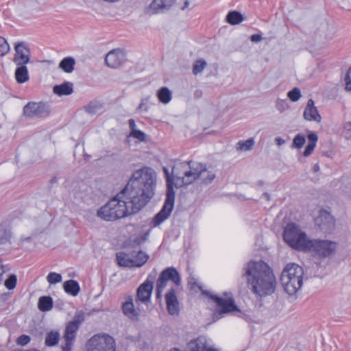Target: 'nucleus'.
<instances>
[{"label": "nucleus", "instance_id": "42", "mask_svg": "<svg viewBox=\"0 0 351 351\" xmlns=\"http://www.w3.org/2000/svg\"><path fill=\"white\" fill-rule=\"evenodd\" d=\"M30 340H31V338L29 336H28L27 335H22L17 338L16 343L18 345L24 346L27 345L28 343H29Z\"/></svg>", "mask_w": 351, "mask_h": 351}, {"label": "nucleus", "instance_id": "3", "mask_svg": "<svg viewBox=\"0 0 351 351\" xmlns=\"http://www.w3.org/2000/svg\"><path fill=\"white\" fill-rule=\"evenodd\" d=\"M173 174L176 178V185L183 186L191 184L199 179L204 184L211 183L216 177V170L212 167L191 161L180 163L173 167Z\"/></svg>", "mask_w": 351, "mask_h": 351}, {"label": "nucleus", "instance_id": "6", "mask_svg": "<svg viewBox=\"0 0 351 351\" xmlns=\"http://www.w3.org/2000/svg\"><path fill=\"white\" fill-rule=\"evenodd\" d=\"M284 241L293 249L307 252L308 239L305 232L295 223H288L285 228L283 234Z\"/></svg>", "mask_w": 351, "mask_h": 351}, {"label": "nucleus", "instance_id": "29", "mask_svg": "<svg viewBox=\"0 0 351 351\" xmlns=\"http://www.w3.org/2000/svg\"><path fill=\"white\" fill-rule=\"evenodd\" d=\"M226 20L230 25H237L243 21V17L239 12L231 11L227 14Z\"/></svg>", "mask_w": 351, "mask_h": 351}, {"label": "nucleus", "instance_id": "49", "mask_svg": "<svg viewBox=\"0 0 351 351\" xmlns=\"http://www.w3.org/2000/svg\"><path fill=\"white\" fill-rule=\"evenodd\" d=\"M275 142L278 146H280L285 143V141L281 137L278 136L275 138Z\"/></svg>", "mask_w": 351, "mask_h": 351}, {"label": "nucleus", "instance_id": "47", "mask_svg": "<svg viewBox=\"0 0 351 351\" xmlns=\"http://www.w3.org/2000/svg\"><path fill=\"white\" fill-rule=\"evenodd\" d=\"M262 38H263L261 34H253L250 37L251 41L255 42V43L261 41L262 40Z\"/></svg>", "mask_w": 351, "mask_h": 351}, {"label": "nucleus", "instance_id": "7", "mask_svg": "<svg viewBox=\"0 0 351 351\" xmlns=\"http://www.w3.org/2000/svg\"><path fill=\"white\" fill-rule=\"evenodd\" d=\"M337 243L330 240L313 239L308 243L307 252H311L319 258L324 259L335 255Z\"/></svg>", "mask_w": 351, "mask_h": 351}, {"label": "nucleus", "instance_id": "57", "mask_svg": "<svg viewBox=\"0 0 351 351\" xmlns=\"http://www.w3.org/2000/svg\"><path fill=\"white\" fill-rule=\"evenodd\" d=\"M56 180H57V179H56V177H54V178H53L51 180V182H56Z\"/></svg>", "mask_w": 351, "mask_h": 351}, {"label": "nucleus", "instance_id": "41", "mask_svg": "<svg viewBox=\"0 0 351 351\" xmlns=\"http://www.w3.org/2000/svg\"><path fill=\"white\" fill-rule=\"evenodd\" d=\"M16 284V277L15 275H11L5 280V286L10 290L14 289Z\"/></svg>", "mask_w": 351, "mask_h": 351}, {"label": "nucleus", "instance_id": "20", "mask_svg": "<svg viewBox=\"0 0 351 351\" xmlns=\"http://www.w3.org/2000/svg\"><path fill=\"white\" fill-rule=\"evenodd\" d=\"M122 311L123 313L132 321H138L140 313L138 309L134 308L132 297H129L128 299L123 303Z\"/></svg>", "mask_w": 351, "mask_h": 351}, {"label": "nucleus", "instance_id": "27", "mask_svg": "<svg viewBox=\"0 0 351 351\" xmlns=\"http://www.w3.org/2000/svg\"><path fill=\"white\" fill-rule=\"evenodd\" d=\"M157 97L161 103L167 104L171 100L172 93L167 87H162L158 90Z\"/></svg>", "mask_w": 351, "mask_h": 351}, {"label": "nucleus", "instance_id": "39", "mask_svg": "<svg viewBox=\"0 0 351 351\" xmlns=\"http://www.w3.org/2000/svg\"><path fill=\"white\" fill-rule=\"evenodd\" d=\"M287 99H278L276 101V108L280 112H283L289 108Z\"/></svg>", "mask_w": 351, "mask_h": 351}, {"label": "nucleus", "instance_id": "5", "mask_svg": "<svg viewBox=\"0 0 351 351\" xmlns=\"http://www.w3.org/2000/svg\"><path fill=\"white\" fill-rule=\"evenodd\" d=\"M303 275V268L298 264L289 263L286 265L281 274L280 282L287 294L293 295L301 289Z\"/></svg>", "mask_w": 351, "mask_h": 351}, {"label": "nucleus", "instance_id": "21", "mask_svg": "<svg viewBox=\"0 0 351 351\" xmlns=\"http://www.w3.org/2000/svg\"><path fill=\"white\" fill-rule=\"evenodd\" d=\"M53 92L58 96L69 95L73 92V84L64 82L61 84L56 85L53 88Z\"/></svg>", "mask_w": 351, "mask_h": 351}, {"label": "nucleus", "instance_id": "40", "mask_svg": "<svg viewBox=\"0 0 351 351\" xmlns=\"http://www.w3.org/2000/svg\"><path fill=\"white\" fill-rule=\"evenodd\" d=\"M47 280L50 284H56L62 281V276L56 272H50L47 276Z\"/></svg>", "mask_w": 351, "mask_h": 351}, {"label": "nucleus", "instance_id": "44", "mask_svg": "<svg viewBox=\"0 0 351 351\" xmlns=\"http://www.w3.org/2000/svg\"><path fill=\"white\" fill-rule=\"evenodd\" d=\"M346 89L347 90H351V67L348 70L346 77Z\"/></svg>", "mask_w": 351, "mask_h": 351}, {"label": "nucleus", "instance_id": "16", "mask_svg": "<svg viewBox=\"0 0 351 351\" xmlns=\"http://www.w3.org/2000/svg\"><path fill=\"white\" fill-rule=\"evenodd\" d=\"M185 351H218V350L208 345L205 337L199 336L187 343Z\"/></svg>", "mask_w": 351, "mask_h": 351}, {"label": "nucleus", "instance_id": "28", "mask_svg": "<svg viewBox=\"0 0 351 351\" xmlns=\"http://www.w3.org/2000/svg\"><path fill=\"white\" fill-rule=\"evenodd\" d=\"M38 308L41 311H48L53 308V300L50 296H42L38 300Z\"/></svg>", "mask_w": 351, "mask_h": 351}, {"label": "nucleus", "instance_id": "51", "mask_svg": "<svg viewBox=\"0 0 351 351\" xmlns=\"http://www.w3.org/2000/svg\"><path fill=\"white\" fill-rule=\"evenodd\" d=\"M344 130L346 132H351V122H348L344 125Z\"/></svg>", "mask_w": 351, "mask_h": 351}, {"label": "nucleus", "instance_id": "14", "mask_svg": "<svg viewBox=\"0 0 351 351\" xmlns=\"http://www.w3.org/2000/svg\"><path fill=\"white\" fill-rule=\"evenodd\" d=\"M127 60L126 53L124 51L117 49L110 51L106 56V65L112 69H117L122 66Z\"/></svg>", "mask_w": 351, "mask_h": 351}, {"label": "nucleus", "instance_id": "30", "mask_svg": "<svg viewBox=\"0 0 351 351\" xmlns=\"http://www.w3.org/2000/svg\"><path fill=\"white\" fill-rule=\"evenodd\" d=\"M60 334L57 331H51L46 335L45 343L47 346L52 347L58 344Z\"/></svg>", "mask_w": 351, "mask_h": 351}, {"label": "nucleus", "instance_id": "12", "mask_svg": "<svg viewBox=\"0 0 351 351\" xmlns=\"http://www.w3.org/2000/svg\"><path fill=\"white\" fill-rule=\"evenodd\" d=\"M156 273H151L148 275L147 280L141 284L137 289L136 300L143 303H146L150 300V297L154 288V280L156 278Z\"/></svg>", "mask_w": 351, "mask_h": 351}, {"label": "nucleus", "instance_id": "55", "mask_svg": "<svg viewBox=\"0 0 351 351\" xmlns=\"http://www.w3.org/2000/svg\"><path fill=\"white\" fill-rule=\"evenodd\" d=\"M104 1H106V2L114 3V2L119 1V0H104Z\"/></svg>", "mask_w": 351, "mask_h": 351}, {"label": "nucleus", "instance_id": "43", "mask_svg": "<svg viewBox=\"0 0 351 351\" xmlns=\"http://www.w3.org/2000/svg\"><path fill=\"white\" fill-rule=\"evenodd\" d=\"M130 135L141 141H143L145 140V134L143 132L138 130L131 132Z\"/></svg>", "mask_w": 351, "mask_h": 351}, {"label": "nucleus", "instance_id": "60", "mask_svg": "<svg viewBox=\"0 0 351 351\" xmlns=\"http://www.w3.org/2000/svg\"><path fill=\"white\" fill-rule=\"evenodd\" d=\"M345 135H346V138L349 139L350 138V135H347L346 133Z\"/></svg>", "mask_w": 351, "mask_h": 351}, {"label": "nucleus", "instance_id": "18", "mask_svg": "<svg viewBox=\"0 0 351 351\" xmlns=\"http://www.w3.org/2000/svg\"><path fill=\"white\" fill-rule=\"evenodd\" d=\"M303 116L307 121H314L317 123L321 121L322 117L319 114L317 108L315 106L314 101L312 99H309L308 100L306 106L304 108Z\"/></svg>", "mask_w": 351, "mask_h": 351}, {"label": "nucleus", "instance_id": "33", "mask_svg": "<svg viewBox=\"0 0 351 351\" xmlns=\"http://www.w3.org/2000/svg\"><path fill=\"white\" fill-rule=\"evenodd\" d=\"M254 145L253 138H249L245 141H240L237 143V149L241 151L251 150Z\"/></svg>", "mask_w": 351, "mask_h": 351}, {"label": "nucleus", "instance_id": "46", "mask_svg": "<svg viewBox=\"0 0 351 351\" xmlns=\"http://www.w3.org/2000/svg\"><path fill=\"white\" fill-rule=\"evenodd\" d=\"M9 269L6 265H3L1 263V260L0 259V282L2 280V276L5 272L8 271Z\"/></svg>", "mask_w": 351, "mask_h": 351}, {"label": "nucleus", "instance_id": "38", "mask_svg": "<svg viewBox=\"0 0 351 351\" xmlns=\"http://www.w3.org/2000/svg\"><path fill=\"white\" fill-rule=\"evenodd\" d=\"M10 47L7 40L0 36V56H4L10 51Z\"/></svg>", "mask_w": 351, "mask_h": 351}, {"label": "nucleus", "instance_id": "1", "mask_svg": "<svg viewBox=\"0 0 351 351\" xmlns=\"http://www.w3.org/2000/svg\"><path fill=\"white\" fill-rule=\"evenodd\" d=\"M156 176L151 168L134 171L126 186L97 213V217L113 221L140 211L154 195Z\"/></svg>", "mask_w": 351, "mask_h": 351}, {"label": "nucleus", "instance_id": "17", "mask_svg": "<svg viewBox=\"0 0 351 351\" xmlns=\"http://www.w3.org/2000/svg\"><path fill=\"white\" fill-rule=\"evenodd\" d=\"M165 302L168 313L171 315H177L179 313V302L175 289H170L165 294Z\"/></svg>", "mask_w": 351, "mask_h": 351}, {"label": "nucleus", "instance_id": "35", "mask_svg": "<svg viewBox=\"0 0 351 351\" xmlns=\"http://www.w3.org/2000/svg\"><path fill=\"white\" fill-rule=\"evenodd\" d=\"M11 235L10 230L4 228L0 229V247L10 243Z\"/></svg>", "mask_w": 351, "mask_h": 351}, {"label": "nucleus", "instance_id": "19", "mask_svg": "<svg viewBox=\"0 0 351 351\" xmlns=\"http://www.w3.org/2000/svg\"><path fill=\"white\" fill-rule=\"evenodd\" d=\"M176 0H153L150 3L148 12L149 14L162 12L169 10Z\"/></svg>", "mask_w": 351, "mask_h": 351}, {"label": "nucleus", "instance_id": "59", "mask_svg": "<svg viewBox=\"0 0 351 351\" xmlns=\"http://www.w3.org/2000/svg\"><path fill=\"white\" fill-rule=\"evenodd\" d=\"M264 195L266 197L267 199H269V195L267 193H265Z\"/></svg>", "mask_w": 351, "mask_h": 351}, {"label": "nucleus", "instance_id": "50", "mask_svg": "<svg viewBox=\"0 0 351 351\" xmlns=\"http://www.w3.org/2000/svg\"><path fill=\"white\" fill-rule=\"evenodd\" d=\"M138 109V110H144L145 111H147L148 107L144 104V99H143L141 103L139 104Z\"/></svg>", "mask_w": 351, "mask_h": 351}, {"label": "nucleus", "instance_id": "2", "mask_svg": "<svg viewBox=\"0 0 351 351\" xmlns=\"http://www.w3.org/2000/svg\"><path fill=\"white\" fill-rule=\"evenodd\" d=\"M243 276L252 291L262 298L274 293L276 279L271 267L264 261H250L243 267Z\"/></svg>", "mask_w": 351, "mask_h": 351}, {"label": "nucleus", "instance_id": "13", "mask_svg": "<svg viewBox=\"0 0 351 351\" xmlns=\"http://www.w3.org/2000/svg\"><path fill=\"white\" fill-rule=\"evenodd\" d=\"M15 54L13 62L16 65L26 64L30 62L31 51L25 42H19L14 44Z\"/></svg>", "mask_w": 351, "mask_h": 351}, {"label": "nucleus", "instance_id": "54", "mask_svg": "<svg viewBox=\"0 0 351 351\" xmlns=\"http://www.w3.org/2000/svg\"><path fill=\"white\" fill-rule=\"evenodd\" d=\"M189 5V1L186 0L184 3V5L181 8L182 10H184Z\"/></svg>", "mask_w": 351, "mask_h": 351}, {"label": "nucleus", "instance_id": "10", "mask_svg": "<svg viewBox=\"0 0 351 351\" xmlns=\"http://www.w3.org/2000/svg\"><path fill=\"white\" fill-rule=\"evenodd\" d=\"M50 111L47 103L30 101L23 107V113L26 117L36 119L47 117Z\"/></svg>", "mask_w": 351, "mask_h": 351}, {"label": "nucleus", "instance_id": "11", "mask_svg": "<svg viewBox=\"0 0 351 351\" xmlns=\"http://www.w3.org/2000/svg\"><path fill=\"white\" fill-rule=\"evenodd\" d=\"M199 289L202 291L203 295H206L216 303L217 307L219 308L220 314L228 313L234 311H240L235 304L232 298L223 299L211 293L208 291L202 290L200 286L199 287Z\"/></svg>", "mask_w": 351, "mask_h": 351}, {"label": "nucleus", "instance_id": "25", "mask_svg": "<svg viewBox=\"0 0 351 351\" xmlns=\"http://www.w3.org/2000/svg\"><path fill=\"white\" fill-rule=\"evenodd\" d=\"M307 138L308 141V145L303 153L304 156L306 157L310 156L313 152L318 140V136L315 132H311L308 134Z\"/></svg>", "mask_w": 351, "mask_h": 351}, {"label": "nucleus", "instance_id": "34", "mask_svg": "<svg viewBox=\"0 0 351 351\" xmlns=\"http://www.w3.org/2000/svg\"><path fill=\"white\" fill-rule=\"evenodd\" d=\"M306 142L305 136L302 134H298L293 138L291 145L292 148L300 149Z\"/></svg>", "mask_w": 351, "mask_h": 351}, {"label": "nucleus", "instance_id": "37", "mask_svg": "<svg viewBox=\"0 0 351 351\" xmlns=\"http://www.w3.org/2000/svg\"><path fill=\"white\" fill-rule=\"evenodd\" d=\"M287 97L293 102L298 101L302 97L300 90L295 87L287 93Z\"/></svg>", "mask_w": 351, "mask_h": 351}, {"label": "nucleus", "instance_id": "15", "mask_svg": "<svg viewBox=\"0 0 351 351\" xmlns=\"http://www.w3.org/2000/svg\"><path fill=\"white\" fill-rule=\"evenodd\" d=\"M168 281L173 282L176 286H180L181 284V278L178 270L173 267H170L165 269L160 274L157 282L167 286Z\"/></svg>", "mask_w": 351, "mask_h": 351}, {"label": "nucleus", "instance_id": "48", "mask_svg": "<svg viewBox=\"0 0 351 351\" xmlns=\"http://www.w3.org/2000/svg\"><path fill=\"white\" fill-rule=\"evenodd\" d=\"M129 127L131 130V132L136 130V123L134 119H131L129 120Z\"/></svg>", "mask_w": 351, "mask_h": 351}, {"label": "nucleus", "instance_id": "31", "mask_svg": "<svg viewBox=\"0 0 351 351\" xmlns=\"http://www.w3.org/2000/svg\"><path fill=\"white\" fill-rule=\"evenodd\" d=\"M148 258L149 256L146 253L139 251L135 257L132 258L134 267H140L143 266L147 261Z\"/></svg>", "mask_w": 351, "mask_h": 351}, {"label": "nucleus", "instance_id": "32", "mask_svg": "<svg viewBox=\"0 0 351 351\" xmlns=\"http://www.w3.org/2000/svg\"><path fill=\"white\" fill-rule=\"evenodd\" d=\"M207 66V62L204 59H198L195 60L193 65V73L197 75L201 73Z\"/></svg>", "mask_w": 351, "mask_h": 351}, {"label": "nucleus", "instance_id": "24", "mask_svg": "<svg viewBox=\"0 0 351 351\" xmlns=\"http://www.w3.org/2000/svg\"><path fill=\"white\" fill-rule=\"evenodd\" d=\"M117 264L123 267H134V262L128 254L121 252L116 256Z\"/></svg>", "mask_w": 351, "mask_h": 351}, {"label": "nucleus", "instance_id": "9", "mask_svg": "<svg viewBox=\"0 0 351 351\" xmlns=\"http://www.w3.org/2000/svg\"><path fill=\"white\" fill-rule=\"evenodd\" d=\"M82 321L83 317L82 315H75L73 319L69 322L66 326L64 334L65 344L62 346V351L71 350L77 331L78 330L80 325Z\"/></svg>", "mask_w": 351, "mask_h": 351}, {"label": "nucleus", "instance_id": "56", "mask_svg": "<svg viewBox=\"0 0 351 351\" xmlns=\"http://www.w3.org/2000/svg\"><path fill=\"white\" fill-rule=\"evenodd\" d=\"M319 169V166L317 165H315L314 170L316 171Z\"/></svg>", "mask_w": 351, "mask_h": 351}, {"label": "nucleus", "instance_id": "22", "mask_svg": "<svg viewBox=\"0 0 351 351\" xmlns=\"http://www.w3.org/2000/svg\"><path fill=\"white\" fill-rule=\"evenodd\" d=\"M14 76L19 84H23L29 80V74L25 64L16 65Z\"/></svg>", "mask_w": 351, "mask_h": 351}, {"label": "nucleus", "instance_id": "26", "mask_svg": "<svg viewBox=\"0 0 351 351\" xmlns=\"http://www.w3.org/2000/svg\"><path fill=\"white\" fill-rule=\"evenodd\" d=\"M75 60L73 57H66L59 63V68L65 73H70L74 70Z\"/></svg>", "mask_w": 351, "mask_h": 351}, {"label": "nucleus", "instance_id": "36", "mask_svg": "<svg viewBox=\"0 0 351 351\" xmlns=\"http://www.w3.org/2000/svg\"><path fill=\"white\" fill-rule=\"evenodd\" d=\"M101 108V104L97 101L90 102L85 107L86 111L89 114H95Z\"/></svg>", "mask_w": 351, "mask_h": 351}, {"label": "nucleus", "instance_id": "8", "mask_svg": "<svg viewBox=\"0 0 351 351\" xmlns=\"http://www.w3.org/2000/svg\"><path fill=\"white\" fill-rule=\"evenodd\" d=\"M86 351H116L114 339L107 335H96L86 345Z\"/></svg>", "mask_w": 351, "mask_h": 351}, {"label": "nucleus", "instance_id": "45", "mask_svg": "<svg viewBox=\"0 0 351 351\" xmlns=\"http://www.w3.org/2000/svg\"><path fill=\"white\" fill-rule=\"evenodd\" d=\"M165 287L161 284H159L156 282V298H160L161 297V293Z\"/></svg>", "mask_w": 351, "mask_h": 351}, {"label": "nucleus", "instance_id": "53", "mask_svg": "<svg viewBox=\"0 0 351 351\" xmlns=\"http://www.w3.org/2000/svg\"><path fill=\"white\" fill-rule=\"evenodd\" d=\"M149 231H147V232H145V233L143 235V237H142V241H145L147 239V238H148V237H149Z\"/></svg>", "mask_w": 351, "mask_h": 351}, {"label": "nucleus", "instance_id": "23", "mask_svg": "<svg viewBox=\"0 0 351 351\" xmlns=\"http://www.w3.org/2000/svg\"><path fill=\"white\" fill-rule=\"evenodd\" d=\"M63 288L66 293L72 296H76L80 291L78 282L74 280L65 281L63 285Z\"/></svg>", "mask_w": 351, "mask_h": 351}, {"label": "nucleus", "instance_id": "52", "mask_svg": "<svg viewBox=\"0 0 351 351\" xmlns=\"http://www.w3.org/2000/svg\"><path fill=\"white\" fill-rule=\"evenodd\" d=\"M189 284L191 285V287L193 288V286L196 285V279L194 278H191L189 280Z\"/></svg>", "mask_w": 351, "mask_h": 351}, {"label": "nucleus", "instance_id": "4", "mask_svg": "<svg viewBox=\"0 0 351 351\" xmlns=\"http://www.w3.org/2000/svg\"><path fill=\"white\" fill-rule=\"evenodd\" d=\"M167 182L166 199L162 209L152 219L150 226L155 228L162 223L165 220L169 218L174 206L175 191L173 185L176 187H180L176 185V178L172 173L169 174L167 168H163Z\"/></svg>", "mask_w": 351, "mask_h": 351}, {"label": "nucleus", "instance_id": "58", "mask_svg": "<svg viewBox=\"0 0 351 351\" xmlns=\"http://www.w3.org/2000/svg\"><path fill=\"white\" fill-rule=\"evenodd\" d=\"M170 351H180V350H178V348H173V349H171Z\"/></svg>", "mask_w": 351, "mask_h": 351}]
</instances>
